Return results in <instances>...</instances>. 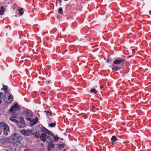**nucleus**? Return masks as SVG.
<instances>
[{"instance_id": "nucleus-1", "label": "nucleus", "mask_w": 151, "mask_h": 151, "mask_svg": "<svg viewBox=\"0 0 151 151\" xmlns=\"http://www.w3.org/2000/svg\"><path fill=\"white\" fill-rule=\"evenodd\" d=\"M41 140L44 142L45 141L48 143L52 142L54 140V137L49 133H43L40 137Z\"/></svg>"}, {"instance_id": "nucleus-2", "label": "nucleus", "mask_w": 151, "mask_h": 151, "mask_svg": "<svg viewBox=\"0 0 151 151\" xmlns=\"http://www.w3.org/2000/svg\"><path fill=\"white\" fill-rule=\"evenodd\" d=\"M11 138L12 139V141L14 145L17 146L20 143L22 138L19 134L15 133L11 135Z\"/></svg>"}, {"instance_id": "nucleus-3", "label": "nucleus", "mask_w": 151, "mask_h": 151, "mask_svg": "<svg viewBox=\"0 0 151 151\" xmlns=\"http://www.w3.org/2000/svg\"><path fill=\"white\" fill-rule=\"evenodd\" d=\"M0 128L1 129L4 130L5 132L4 134L6 135L8 134L7 132L9 131V129L8 126L3 122H0Z\"/></svg>"}, {"instance_id": "nucleus-4", "label": "nucleus", "mask_w": 151, "mask_h": 151, "mask_svg": "<svg viewBox=\"0 0 151 151\" xmlns=\"http://www.w3.org/2000/svg\"><path fill=\"white\" fill-rule=\"evenodd\" d=\"M4 99L6 102L10 103L12 101V96L9 93H6V94L4 96Z\"/></svg>"}, {"instance_id": "nucleus-5", "label": "nucleus", "mask_w": 151, "mask_h": 151, "mask_svg": "<svg viewBox=\"0 0 151 151\" xmlns=\"http://www.w3.org/2000/svg\"><path fill=\"white\" fill-rule=\"evenodd\" d=\"M126 60L125 57L124 56H123L122 58H118L113 61V63L117 65L120 64L121 63L123 64L124 61Z\"/></svg>"}, {"instance_id": "nucleus-6", "label": "nucleus", "mask_w": 151, "mask_h": 151, "mask_svg": "<svg viewBox=\"0 0 151 151\" xmlns=\"http://www.w3.org/2000/svg\"><path fill=\"white\" fill-rule=\"evenodd\" d=\"M26 119L28 120H31L33 118V114L30 110H26L25 112Z\"/></svg>"}, {"instance_id": "nucleus-7", "label": "nucleus", "mask_w": 151, "mask_h": 151, "mask_svg": "<svg viewBox=\"0 0 151 151\" xmlns=\"http://www.w3.org/2000/svg\"><path fill=\"white\" fill-rule=\"evenodd\" d=\"M19 108L18 105L16 104H15L14 106L11 107L10 110V111L11 112H14V113L15 111H19Z\"/></svg>"}, {"instance_id": "nucleus-8", "label": "nucleus", "mask_w": 151, "mask_h": 151, "mask_svg": "<svg viewBox=\"0 0 151 151\" xmlns=\"http://www.w3.org/2000/svg\"><path fill=\"white\" fill-rule=\"evenodd\" d=\"M17 125L20 128H23L24 127V122L23 118H21L19 122L17 123Z\"/></svg>"}, {"instance_id": "nucleus-9", "label": "nucleus", "mask_w": 151, "mask_h": 151, "mask_svg": "<svg viewBox=\"0 0 151 151\" xmlns=\"http://www.w3.org/2000/svg\"><path fill=\"white\" fill-rule=\"evenodd\" d=\"M21 134L25 136L28 135L31 133V131L29 130H22L21 131Z\"/></svg>"}, {"instance_id": "nucleus-10", "label": "nucleus", "mask_w": 151, "mask_h": 151, "mask_svg": "<svg viewBox=\"0 0 151 151\" xmlns=\"http://www.w3.org/2000/svg\"><path fill=\"white\" fill-rule=\"evenodd\" d=\"M38 119H33V118L31 119V120H29V121L31 123V125L32 126L34 124H36L37 122Z\"/></svg>"}, {"instance_id": "nucleus-11", "label": "nucleus", "mask_w": 151, "mask_h": 151, "mask_svg": "<svg viewBox=\"0 0 151 151\" xmlns=\"http://www.w3.org/2000/svg\"><path fill=\"white\" fill-rule=\"evenodd\" d=\"M111 140L113 144H114L115 143L116 140H117V138L116 137L114 136H113L111 138Z\"/></svg>"}, {"instance_id": "nucleus-12", "label": "nucleus", "mask_w": 151, "mask_h": 151, "mask_svg": "<svg viewBox=\"0 0 151 151\" xmlns=\"http://www.w3.org/2000/svg\"><path fill=\"white\" fill-rule=\"evenodd\" d=\"M2 90H4L5 92V94H6V93H8V87L6 86L3 85V88H1Z\"/></svg>"}, {"instance_id": "nucleus-13", "label": "nucleus", "mask_w": 151, "mask_h": 151, "mask_svg": "<svg viewBox=\"0 0 151 151\" xmlns=\"http://www.w3.org/2000/svg\"><path fill=\"white\" fill-rule=\"evenodd\" d=\"M49 144L48 146V149L49 151L50 150V149L55 147V145L51 143H49Z\"/></svg>"}, {"instance_id": "nucleus-14", "label": "nucleus", "mask_w": 151, "mask_h": 151, "mask_svg": "<svg viewBox=\"0 0 151 151\" xmlns=\"http://www.w3.org/2000/svg\"><path fill=\"white\" fill-rule=\"evenodd\" d=\"M4 12V9L3 6H1L0 9V14L2 15Z\"/></svg>"}, {"instance_id": "nucleus-15", "label": "nucleus", "mask_w": 151, "mask_h": 151, "mask_svg": "<svg viewBox=\"0 0 151 151\" xmlns=\"http://www.w3.org/2000/svg\"><path fill=\"white\" fill-rule=\"evenodd\" d=\"M112 69L113 71H117L119 70V68L118 66H114L112 68Z\"/></svg>"}, {"instance_id": "nucleus-16", "label": "nucleus", "mask_w": 151, "mask_h": 151, "mask_svg": "<svg viewBox=\"0 0 151 151\" xmlns=\"http://www.w3.org/2000/svg\"><path fill=\"white\" fill-rule=\"evenodd\" d=\"M23 10V9L22 8H21L18 9V10L19 11V14L21 15H22L23 14V12H22Z\"/></svg>"}, {"instance_id": "nucleus-17", "label": "nucleus", "mask_w": 151, "mask_h": 151, "mask_svg": "<svg viewBox=\"0 0 151 151\" xmlns=\"http://www.w3.org/2000/svg\"><path fill=\"white\" fill-rule=\"evenodd\" d=\"M10 120L12 121L13 122H14L16 123L18 122V121L14 119L13 117H10Z\"/></svg>"}, {"instance_id": "nucleus-18", "label": "nucleus", "mask_w": 151, "mask_h": 151, "mask_svg": "<svg viewBox=\"0 0 151 151\" xmlns=\"http://www.w3.org/2000/svg\"><path fill=\"white\" fill-rule=\"evenodd\" d=\"M37 130L33 128L32 129L31 131L30 134H32L33 135L34 134L37 133Z\"/></svg>"}, {"instance_id": "nucleus-19", "label": "nucleus", "mask_w": 151, "mask_h": 151, "mask_svg": "<svg viewBox=\"0 0 151 151\" xmlns=\"http://www.w3.org/2000/svg\"><path fill=\"white\" fill-rule=\"evenodd\" d=\"M41 130L42 131L44 132V133H48V131L47 129L45 127H42L41 128Z\"/></svg>"}, {"instance_id": "nucleus-20", "label": "nucleus", "mask_w": 151, "mask_h": 151, "mask_svg": "<svg viewBox=\"0 0 151 151\" xmlns=\"http://www.w3.org/2000/svg\"><path fill=\"white\" fill-rule=\"evenodd\" d=\"M58 12L61 14H63V10L62 7L58 9Z\"/></svg>"}, {"instance_id": "nucleus-21", "label": "nucleus", "mask_w": 151, "mask_h": 151, "mask_svg": "<svg viewBox=\"0 0 151 151\" xmlns=\"http://www.w3.org/2000/svg\"><path fill=\"white\" fill-rule=\"evenodd\" d=\"M91 93H94L95 94H96L97 92V91L95 89H92L91 90Z\"/></svg>"}, {"instance_id": "nucleus-22", "label": "nucleus", "mask_w": 151, "mask_h": 151, "mask_svg": "<svg viewBox=\"0 0 151 151\" xmlns=\"http://www.w3.org/2000/svg\"><path fill=\"white\" fill-rule=\"evenodd\" d=\"M56 125V123H51L49 124V126L52 127H55Z\"/></svg>"}, {"instance_id": "nucleus-23", "label": "nucleus", "mask_w": 151, "mask_h": 151, "mask_svg": "<svg viewBox=\"0 0 151 151\" xmlns=\"http://www.w3.org/2000/svg\"><path fill=\"white\" fill-rule=\"evenodd\" d=\"M35 136L36 138H38L39 137H40V135H39V133H37H37H35Z\"/></svg>"}, {"instance_id": "nucleus-24", "label": "nucleus", "mask_w": 151, "mask_h": 151, "mask_svg": "<svg viewBox=\"0 0 151 151\" xmlns=\"http://www.w3.org/2000/svg\"><path fill=\"white\" fill-rule=\"evenodd\" d=\"M1 143H3L5 142L6 141L4 138H3L1 140Z\"/></svg>"}, {"instance_id": "nucleus-25", "label": "nucleus", "mask_w": 151, "mask_h": 151, "mask_svg": "<svg viewBox=\"0 0 151 151\" xmlns=\"http://www.w3.org/2000/svg\"><path fill=\"white\" fill-rule=\"evenodd\" d=\"M59 139V137H54V140H55V141H58Z\"/></svg>"}, {"instance_id": "nucleus-26", "label": "nucleus", "mask_w": 151, "mask_h": 151, "mask_svg": "<svg viewBox=\"0 0 151 151\" xmlns=\"http://www.w3.org/2000/svg\"><path fill=\"white\" fill-rule=\"evenodd\" d=\"M2 95V93L0 92V104H1L2 103L1 98V96Z\"/></svg>"}, {"instance_id": "nucleus-27", "label": "nucleus", "mask_w": 151, "mask_h": 151, "mask_svg": "<svg viewBox=\"0 0 151 151\" xmlns=\"http://www.w3.org/2000/svg\"><path fill=\"white\" fill-rule=\"evenodd\" d=\"M45 83L47 85L49 84L50 83V81H46L45 82Z\"/></svg>"}, {"instance_id": "nucleus-28", "label": "nucleus", "mask_w": 151, "mask_h": 151, "mask_svg": "<svg viewBox=\"0 0 151 151\" xmlns=\"http://www.w3.org/2000/svg\"><path fill=\"white\" fill-rule=\"evenodd\" d=\"M135 52V50L134 49H133L132 50V52L133 54H134Z\"/></svg>"}, {"instance_id": "nucleus-29", "label": "nucleus", "mask_w": 151, "mask_h": 151, "mask_svg": "<svg viewBox=\"0 0 151 151\" xmlns=\"http://www.w3.org/2000/svg\"><path fill=\"white\" fill-rule=\"evenodd\" d=\"M60 146L61 147H64V145L63 144H60Z\"/></svg>"}, {"instance_id": "nucleus-30", "label": "nucleus", "mask_w": 151, "mask_h": 151, "mask_svg": "<svg viewBox=\"0 0 151 151\" xmlns=\"http://www.w3.org/2000/svg\"><path fill=\"white\" fill-rule=\"evenodd\" d=\"M52 111H51V112H49V111H46V113H49V114H52Z\"/></svg>"}, {"instance_id": "nucleus-31", "label": "nucleus", "mask_w": 151, "mask_h": 151, "mask_svg": "<svg viewBox=\"0 0 151 151\" xmlns=\"http://www.w3.org/2000/svg\"><path fill=\"white\" fill-rule=\"evenodd\" d=\"M111 61V60L109 59H108L107 60H106V62L107 63H109V62L110 61Z\"/></svg>"}, {"instance_id": "nucleus-32", "label": "nucleus", "mask_w": 151, "mask_h": 151, "mask_svg": "<svg viewBox=\"0 0 151 151\" xmlns=\"http://www.w3.org/2000/svg\"><path fill=\"white\" fill-rule=\"evenodd\" d=\"M104 87V86L103 85H101L100 86V88H103Z\"/></svg>"}, {"instance_id": "nucleus-33", "label": "nucleus", "mask_w": 151, "mask_h": 151, "mask_svg": "<svg viewBox=\"0 0 151 151\" xmlns=\"http://www.w3.org/2000/svg\"><path fill=\"white\" fill-rule=\"evenodd\" d=\"M149 12L150 14H151V11H149Z\"/></svg>"}, {"instance_id": "nucleus-34", "label": "nucleus", "mask_w": 151, "mask_h": 151, "mask_svg": "<svg viewBox=\"0 0 151 151\" xmlns=\"http://www.w3.org/2000/svg\"><path fill=\"white\" fill-rule=\"evenodd\" d=\"M14 116L16 117L17 116V115L16 114H15V115H14Z\"/></svg>"}, {"instance_id": "nucleus-35", "label": "nucleus", "mask_w": 151, "mask_h": 151, "mask_svg": "<svg viewBox=\"0 0 151 151\" xmlns=\"http://www.w3.org/2000/svg\"><path fill=\"white\" fill-rule=\"evenodd\" d=\"M24 151H28V150L27 149V150H26Z\"/></svg>"}, {"instance_id": "nucleus-36", "label": "nucleus", "mask_w": 151, "mask_h": 151, "mask_svg": "<svg viewBox=\"0 0 151 151\" xmlns=\"http://www.w3.org/2000/svg\"><path fill=\"white\" fill-rule=\"evenodd\" d=\"M23 35L24 36V37H26V35Z\"/></svg>"}, {"instance_id": "nucleus-37", "label": "nucleus", "mask_w": 151, "mask_h": 151, "mask_svg": "<svg viewBox=\"0 0 151 151\" xmlns=\"http://www.w3.org/2000/svg\"><path fill=\"white\" fill-rule=\"evenodd\" d=\"M31 79L32 80L33 79V78H31Z\"/></svg>"}, {"instance_id": "nucleus-38", "label": "nucleus", "mask_w": 151, "mask_h": 151, "mask_svg": "<svg viewBox=\"0 0 151 151\" xmlns=\"http://www.w3.org/2000/svg\"><path fill=\"white\" fill-rule=\"evenodd\" d=\"M130 56H128V58H130Z\"/></svg>"}, {"instance_id": "nucleus-39", "label": "nucleus", "mask_w": 151, "mask_h": 151, "mask_svg": "<svg viewBox=\"0 0 151 151\" xmlns=\"http://www.w3.org/2000/svg\"><path fill=\"white\" fill-rule=\"evenodd\" d=\"M97 109L98 110H99V108H97Z\"/></svg>"}, {"instance_id": "nucleus-40", "label": "nucleus", "mask_w": 151, "mask_h": 151, "mask_svg": "<svg viewBox=\"0 0 151 151\" xmlns=\"http://www.w3.org/2000/svg\"><path fill=\"white\" fill-rule=\"evenodd\" d=\"M63 151H66V150H64Z\"/></svg>"}, {"instance_id": "nucleus-41", "label": "nucleus", "mask_w": 151, "mask_h": 151, "mask_svg": "<svg viewBox=\"0 0 151 151\" xmlns=\"http://www.w3.org/2000/svg\"><path fill=\"white\" fill-rule=\"evenodd\" d=\"M45 32H44L43 34V35L45 33Z\"/></svg>"}, {"instance_id": "nucleus-42", "label": "nucleus", "mask_w": 151, "mask_h": 151, "mask_svg": "<svg viewBox=\"0 0 151 151\" xmlns=\"http://www.w3.org/2000/svg\"><path fill=\"white\" fill-rule=\"evenodd\" d=\"M15 17H16L17 16V15H15Z\"/></svg>"}, {"instance_id": "nucleus-43", "label": "nucleus", "mask_w": 151, "mask_h": 151, "mask_svg": "<svg viewBox=\"0 0 151 151\" xmlns=\"http://www.w3.org/2000/svg\"><path fill=\"white\" fill-rule=\"evenodd\" d=\"M64 53H63L62 54H64Z\"/></svg>"}, {"instance_id": "nucleus-44", "label": "nucleus", "mask_w": 151, "mask_h": 151, "mask_svg": "<svg viewBox=\"0 0 151 151\" xmlns=\"http://www.w3.org/2000/svg\"><path fill=\"white\" fill-rule=\"evenodd\" d=\"M29 77L30 78V76H29Z\"/></svg>"}, {"instance_id": "nucleus-45", "label": "nucleus", "mask_w": 151, "mask_h": 151, "mask_svg": "<svg viewBox=\"0 0 151 151\" xmlns=\"http://www.w3.org/2000/svg\"><path fill=\"white\" fill-rule=\"evenodd\" d=\"M60 1H61V0H60Z\"/></svg>"}, {"instance_id": "nucleus-46", "label": "nucleus", "mask_w": 151, "mask_h": 151, "mask_svg": "<svg viewBox=\"0 0 151 151\" xmlns=\"http://www.w3.org/2000/svg\"><path fill=\"white\" fill-rule=\"evenodd\" d=\"M67 51V50H66V51Z\"/></svg>"}, {"instance_id": "nucleus-47", "label": "nucleus", "mask_w": 151, "mask_h": 151, "mask_svg": "<svg viewBox=\"0 0 151 151\" xmlns=\"http://www.w3.org/2000/svg\"><path fill=\"white\" fill-rule=\"evenodd\" d=\"M27 37H29V35H27Z\"/></svg>"}, {"instance_id": "nucleus-48", "label": "nucleus", "mask_w": 151, "mask_h": 151, "mask_svg": "<svg viewBox=\"0 0 151 151\" xmlns=\"http://www.w3.org/2000/svg\"><path fill=\"white\" fill-rule=\"evenodd\" d=\"M99 49H96V50H98Z\"/></svg>"}, {"instance_id": "nucleus-49", "label": "nucleus", "mask_w": 151, "mask_h": 151, "mask_svg": "<svg viewBox=\"0 0 151 151\" xmlns=\"http://www.w3.org/2000/svg\"><path fill=\"white\" fill-rule=\"evenodd\" d=\"M6 151H8V150H6Z\"/></svg>"}]
</instances>
